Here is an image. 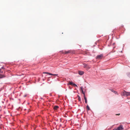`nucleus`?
I'll use <instances>...</instances> for the list:
<instances>
[{
	"mask_svg": "<svg viewBox=\"0 0 130 130\" xmlns=\"http://www.w3.org/2000/svg\"><path fill=\"white\" fill-rule=\"evenodd\" d=\"M70 51H66L65 53L66 54H67L69 53L70 52Z\"/></svg>",
	"mask_w": 130,
	"mask_h": 130,
	"instance_id": "obj_12",
	"label": "nucleus"
},
{
	"mask_svg": "<svg viewBox=\"0 0 130 130\" xmlns=\"http://www.w3.org/2000/svg\"><path fill=\"white\" fill-rule=\"evenodd\" d=\"M113 92H114L115 94H117V91H113Z\"/></svg>",
	"mask_w": 130,
	"mask_h": 130,
	"instance_id": "obj_15",
	"label": "nucleus"
},
{
	"mask_svg": "<svg viewBox=\"0 0 130 130\" xmlns=\"http://www.w3.org/2000/svg\"><path fill=\"white\" fill-rule=\"evenodd\" d=\"M123 129V126L122 125H120L116 128H114L112 130H122Z\"/></svg>",
	"mask_w": 130,
	"mask_h": 130,
	"instance_id": "obj_2",
	"label": "nucleus"
},
{
	"mask_svg": "<svg viewBox=\"0 0 130 130\" xmlns=\"http://www.w3.org/2000/svg\"><path fill=\"white\" fill-rule=\"evenodd\" d=\"M127 75L128 77H129L130 78V73H129Z\"/></svg>",
	"mask_w": 130,
	"mask_h": 130,
	"instance_id": "obj_16",
	"label": "nucleus"
},
{
	"mask_svg": "<svg viewBox=\"0 0 130 130\" xmlns=\"http://www.w3.org/2000/svg\"><path fill=\"white\" fill-rule=\"evenodd\" d=\"M40 99H43V98H40Z\"/></svg>",
	"mask_w": 130,
	"mask_h": 130,
	"instance_id": "obj_21",
	"label": "nucleus"
},
{
	"mask_svg": "<svg viewBox=\"0 0 130 130\" xmlns=\"http://www.w3.org/2000/svg\"><path fill=\"white\" fill-rule=\"evenodd\" d=\"M26 96V95H24V97H25Z\"/></svg>",
	"mask_w": 130,
	"mask_h": 130,
	"instance_id": "obj_20",
	"label": "nucleus"
},
{
	"mask_svg": "<svg viewBox=\"0 0 130 130\" xmlns=\"http://www.w3.org/2000/svg\"><path fill=\"white\" fill-rule=\"evenodd\" d=\"M111 91H112V92H113V91H113V90H111Z\"/></svg>",
	"mask_w": 130,
	"mask_h": 130,
	"instance_id": "obj_22",
	"label": "nucleus"
},
{
	"mask_svg": "<svg viewBox=\"0 0 130 130\" xmlns=\"http://www.w3.org/2000/svg\"><path fill=\"white\" fill-rule=\"evenodd\" d=\"M103 57V54H101L98 55L96 57V59H100L102 58Z\"/></svg>",
	"mask_w": 130,
	"mask_h": 130,
	"instance_id": "obj_3",
	"label": "nucleus"
},
{
	"mask_svg": "<svg viewBox=\"0 0 130 130\" xmlns=\"http://www.w3.org/2000/svg\"><path fill=\"white\" fill-rule=\"evenodd\" d=\"M80 89L81 90V91H82V93L84 94V96H85V92H84L83 89V87L82 86L80 87Z\"/></svg>",
	"mask_w": 130,
	"mask_h": 130,
	"instance_id": "obj_4",
	"label": "nucleus"
},
{
	"mask_svg": "<svg viewBox=\"0 0 130 130\" xmlns=\"http://www.w3.org/2000/svg\"><path fill=\"white\" fill-rule=\"evenodd\" d=\"M5 77V76L4 75H3L0 74V79L3 78Z\"/></svg>",
	"mask_w": 130,
	"mask_h": 130,
	"instance_id": "obj_9",
	"label": "nucleus"
},
{
	"mask_svg": "<svg viewBox=\"0 0 130 130\" xmlns=\"http://www.w3.org/2000/svg\"><path fill=\"white\" fill-rule=\"evenodd\" d=\"M84 99L85 100V103H87V100L85 96H84Z\"/></svg>",
	"mask_w": 130,
	"mask_h": 130,
	"instance_id": "obj_7",
	"label": "nucleus"
},
{
	"mask_svg": "<svg viewBox=\"0 0 130 130\" xmlns=\"http://www.w3.org/2000/svg\"><path fill=\"white\" fill-rule=\"evenodd\" d=\"M73 85L75 87H77V85L76 84H74V83H73V85Z\"/></svg>",
	"mask_w": 130,
	"mask_h": 130,
	"instance_id": "obj_13",
	"label": "nucleus"
},
{
	"mask_svg": "<svg viewBox=\"0 0 130 130\" xmlns=\"http://www.w3.org/2000/svg\"><path fill=\"white\" fill-rule=\"evenodd\" d=\"M87 108L88 110H90V108L89 107V106L88 105H87Z\"/></svg>",
	"mask_w": 130,
	"mask_h": 130,
	"instance_id": "obj_10",
	"label": "nucleus"
},
{
	"mask_svg": "<svg viewBox=\"0 0 130 130\" xmlns=\"http://www.w3.org/2000/svg\"><path fill=\"white\" fill-rule=\"evenodd\" d=\"M84 72L83 71H79L78 72V74L80 75H82L84 74Z\"/></svg>",
	"mask_w": 130,
	"mask_h": 130,
	"instance_id": "obj_5",
	"label": "nucleus"
},
{
	"mask_svg": "<svg viewBox=\"0 0 130 130\" xmlns=\"http://www.w3.org/2000/svg\"><path fill=\"white\" fill-rule=\"evenodd\" d=\"M43 73H44V74H48L49 75H54V74H53L52 73H48V72H43Z\"/></svg>",
	"mask_w": 130,
	"mask_h": 130,
	"instance_id": "obj_6",
	"label": "nucleus"
},
{
	"mask_svg": "<svg viewBox=\"0 0 130 130\" xmlns=\"http://www.w3.org/2000/svg\"><path fill=\"white\" fill-rule=\"evenodd\" d=\"M122 95L124 96H128L129 95H130V92H127L125 91H124L122 94Z\"/></svg>",
	"mask_w": 130,
	"mask_h": 130,
	"instance_id": "obj_1",
	"label": "nucleus"
},
{
	"mask_svg": "<svg viewBox=\"0 0 130 130\" xmlns=\"http://www.w3.org/2000/svg\"><path fill=\"white\" fill-rule=\"evenodd\" d=\"M1 70H2L1 69H0V73H3V71H2Z\"/></svg>",
	"mask_w": 130,
	"mask_h": 130,
	"instance_id": "obj_17",
	"label": "nucleus"
},
{
	"mask_svg": "<svg viewBox=\"0 0 130 130\" xmlns=\"http://www.w3.org/2000/svg\"><path fill=\"white\" fill-rule=\"evenodd\" d=\"M69 84V85H73V83H72V82H69V84Z\"/></svg>",
	"mask_w": 130,
	"mask_h": 130,
	"instance_id": "obj_11",
	"label": "nucleus"
},
{
	"mask_svg": "<svg viewBox=\"0 0 130 130\" xmlns=\"http://www.w3.org/2000/svg\"><path fill=\"white\" fill-rule=\"evenodd\" d=\"M111 91H112V92H113V91H113V90H111Z\"/></svg>",
	"mask_w": 130,
	"mask_h": 130,
	"instance_id": "obj_23",
	"label": "nucleus"
},
{
	"mask_svg": "<svg viewBox=\"0 0 130 130\" xmlns=\"http://www.w3.org/2000/svg\"><path fill=\"white\" fill-rule=\"evenodd\" d=\"M59 108V107L57 106H55L54 107V109L55 110H56Z\"/></svg>",
	"mask_w": 130,
	"mask_h": 130,
	"instance_id": "obj_8",
	"label": "nucleus"
},
{
	"mask_svg": "<svg viewBox=\"0 0 130 130\" xmlns=\"http://www.w3.org/2000/svg\"><path fill=\"white\" fill-rule=\"evenodd\" d=\"M1 69H5V68H4V67H2Z\"/></svg>",
	"mask_w": 130,
	"mask_h": 130,
	"instance_id": "obj_18",
	"label": "nucleus"
},
{
	"mask_svg": "<svg viewBox=\"0 0 130 130\" xmlns=\"http://www.w3.org/2000/svg\"><path fill=\"white\" fill-rule=\"evenodd\" d=\"M78 99L79 101H81L80 98V97H79V96H78Z\"/></svg>",
	"mask_w": 130,
	"mask_h": 130,
	"instance_id": "obj_14",
	"label": "nucleus"
},
{
	"mask_svg": "<svg viewBox=\"0 0 130 130\" xmlns=\"http://www.w3.org/2000/svg\"><path fill=\"white\" fill-rule=\"evenodd\" d=\"M58 75V74H54V76H57Z\"/></svg>",
	"mask_w": 130,
	"mask_h": 130,
	"instance_id": "obj_19",
	"label": "nucleus"
}]
</instances>
